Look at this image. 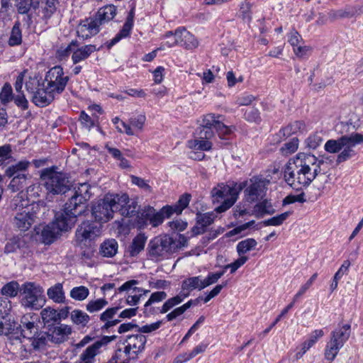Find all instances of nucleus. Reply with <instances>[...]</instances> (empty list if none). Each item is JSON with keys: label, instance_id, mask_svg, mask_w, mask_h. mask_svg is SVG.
Listing matches in <instances>:
<instances>
[{"label": "nucleus", "instance_id": "nucleus-1", "mask_svg": "<svg viewBox=\"0 0 363 363\" xmlns=\"http://www.w3.org/2000/svg\"><path fill=\"white\" fill-rule=\"evenodd\" d=\"M324 162L314 155L299 153L291 159L284 169L286 182L294 189L301 190L308 186L321 172Z\"/></svg>", "mask_w": 363, "mask_h": 363}, {"label": "nucleus", "instance_id": "nucleus-2", "mask_svg": "<svg viewBox=\"0 0 363 363\" xmlns=\"http://www.w3.org/2000/svg\"><path fill=\"white\" fill-rule=\"evenodd\" d=\"M137 209V202L130 201L126 194L108 193L94 203L91 215L99 223H106L113 218L116 211L124 217H131Z\"/></svg>", "mask_w": 363, "mask_h": 363}, {"label": "nucleus", "instance_id": "nucleus-3", "mask_svg": "<svg viewBox=\"0 0 363 363\" xmlns=\"http://www.w3.org/2000/svg\"><path fill=\"white\" fill-rule=\"evenodd\" d=\"M362 143H363V135L356 133L342 135L336 140H328L324 148L328 152L339 153L336 162L340 164L354 157L356 152L354 147Z\"/></svg>", "mask_w": 363, "mask_h": 363}, {"label": "nucleus", "instance_id": "nucleus-4", "mask_svg": "<svg viewBox=\"0 0 363 363\" xmlns=\"http://www.w3.org/2000/svg\"><path fill=\"white\" fill-rule=\"evenodd\" d=\"M116 14V8L113 5L101 8L94 18H89L80 23L77 30L78 37L85 40L97 34L100 26L112 20Z\"/></svg>", "mask_w": 363, "mask_h": 363}, {"label": "nucleus", "instance_id": "nucleus-5", "mask_svg": "<svg viewBox=\"0 0 363 363\" xmlns=\"http://www.w3.org/2000/svg\"><path fill=\"white\" fill-rule=\"evenodd\" d=\"M270 180L262 176H255L242 182L238 183L239 194L244 189L245 202L253 203L262 200L267 191Z\"/></svg>", "mask_w": 363, "mask_h": 363}, {"label": "nucleus", "instance_id": "nucleus-6", "mask_svg": "<svg viewBox=\"0 0 363 363\" xmlns=\"http://www.w3.org/2000/svg\"><path fill=\"white\" fill-rule=\"evenodd\" d=\"M55 218V220L44 227L42 230L43 241L45 244L53 242L62 231L70 229L76 222L73 216H67L65 211L57 213Z\"/></svg>", "mask_w": 363, "mask_h": 363}, {"label": "nucleus", "instance_id": "nucleus-7", "mask_svg": "<svg viewBox=\"0 0 363 363\" xmlns=\"http://www.w3.org/2000/svg\"><path fill=\"white\" fill-rule=\"evenodd\" d=\"M237 188L238 183L233 182L232 184H218L212 189L211 196L213 203H221L216 208L218 213L227 211L235 203L239 196Z\"/></svg>", "mask_w": 363, "mask_h": 363}, {"label": "nucleus", "instance_id": "nucleus-8", "mask_svg": "<svg viewBox=\"0 0 363 363\" xmlns=\"http://www.w3.org/2000/svg\"><path fill=\"white\" fill-rule=\"evenodd\" d=\"M90 185L86 183L79 184L77 189H74V194L66 203L65 212L67 216H73L76 220L77 217L82 215L86 208V203L91 196Z\"/></svg>", "mask_w": 363, "mask_h": 363}, {"label": "nucleus", "instance_id": "nucleus-9", "mask_svg": "<svg viewBox=\"0 0 363 363\" xmlns=\"http://www.w3.org/2000/svg\"><path fill=\"white\" fill-rule=\"evenodd\" d=\"M40 178L45 182L48 191L53 194H65L72 186L66 174L55 172L52 168L43 169Z\"/></svg>", "mask_w": 363, "mask_h": 363}, {"label": "nucleus", "instance_id": "nucleus-10", "mask_svg": "<svg viewBox=\"0 0 363 363\" xmlns=\"http://www.w3.org/2000/svg\"><path fill=\"white\" fill-rule=\"evenodd\" d=\"M351 333V325L344 324L339 325L331 333L330 341L327 343L325 350V357L329 361H333L336 357L340 350L347 341Z\"/></svg>", "mask_w": 363, "mask_h": 363}, {"label": "nucleus", "instance_id": "nucleus-11", "mask_svg": "<svg viewBox=\"0 0 363 363\" xmlns=\"http://www.w3.org/2000/svg\"><path fill=\"white\" fill-rule=\"evenodd\" d=\"M176 247L173 239L168 235L155 237L150 241L147 245V255L152 260L162 259L170 253Z\"/></svg>", "mask_w": 363, "mask_h": 363}, {"label": "nucleus", "instance_id": "nucleus-12", "mask_svg": "<svg viewBox=\"0 0 363 363\" xmlns=\"http://www.w3.org/2000/svg\"><path fill=\"white\" fill-rule=\"evenodd\" d=\"M22 305L28 308L38 310L45 304L43 289L33 282H26L21 286Z\"/></svg>", "mask_w": 363, "mask_h": 363}, {"label": "nucleus", "instance_id": "nucleus-13", "mask_svg": "<svg viewBox=\"0 0 363 363\" xmlns=\"http://www.w3.org/2000/svg\"><path fill=\"white\" fill-rule=\"evenodd\" d=\"M69 80V77L65 75L60 66H55L49 69L45 77V82L50 90L56 95L62 94Z\"/></svg>", "mask_w": 363, "mask_h": 363}, {"label": "nucleus", "instance_id": "nucleus-14", "mask_svg": "<svg viewBox=\"0 0 363 363\" xmlns=\"http://www.w3.org/2000/svg\"><path fill=\"white\" fill-rule=\"evenodd\" d=\"M116 335L103 336L101 338L88 346L80 354L79 360L76 363H94L95 357L101 352L102 348L116 340Z\"/></svg>", "mask_w": 363, "mask_h": 363}, {"label": "nucleus", "instance_id": "nucleus-15", "mask_svg": "<svg viewBox=\"0 0 363 363\" xmlns=\"http://www.w3.org/2000/svg\"><path fill=\"white\" fill-rule=\"evenodd\" d=\"M100 228L96 224L89 221L83 222L77 229L76 231V242L78 245H86V242L94 239L95 237L99 235Z\"/></svg>", "mask_w": 363, "mask_h": 363}, {"label": "nucleus", "instance_id": "nucleus-16", "mask_svg": "<svg viewBox=\"0 0 363 363\" xmlns=\"http://www.w3.org/2000/svg\"><path fill=\"white\" fill-rule=\"evenodd\" d=\"M146 341V337L138 332L136 334L127 335L123 344L128 350V352H130L133 357L137 358L138 354L144 350Z\"/></svg>", "mask_w": 363, "mask_h": 363}, {"label": "nucleus", "instance_id": "nucleus-17", "mask_svg": "<svg viewBox=\"0 0 363 363\" xmlns=\"http://www.w3.org/2000/svg\"><path fill=\"white\" fill-rule=\"evenodd\" d=\"M35 216L29 206L23 208L22 211L18 213L13 220L16 228L21 231L28 230L35 221Z\"/></svg>", "mask_w": 363, "mask_h": 363}, {"label": "nucleus", "instance_id": "nucleus-18", "mask_svg": "<svg viewBox=\"0 0 363 363\" xmlns=\"http://www.w3.org/2000/svg\"><path fill=\"white\" fill-rule=\"evenodd\" d=\"M48 334L51 343L60 344L63 342L72 333V328L65 324H57L48 328Z\"/></svg>", "mask_w": 363, "mask_h": 363}, {"label": "nucleus", "instance_id": "nucleus-19", "mask_svg": "<svg viewBox=\"0 0 363 363\" xmlns=\"http://www.w3.org/2000/svg\"><path fill=\"white\" fill-rule=\"evenodd\" d=\"M215 217L216 216L213 212H208L205 213H196V224L192 228L193 234L197 235L205 233L206 230V228L213 223Z\"/></svg>", "mask_w": 363, "mask_h": 363}, {"label": "nucleus", "instance_id": "nucleus-20", "mask_svg": "<svg viewBox=\"0 0 363 363\" xmlns=\"http://www.w3.org/2000/svg\"><path fill=\"white\" fill-rule=\"evenodd\" d=\"M56 94L52 90L48 89L46 85L45 87L38 89L33 94L32 101L38 106L44 107L49 105L56 97Z\"/></svg>", "mask_w": 363, "mask_h": 363}, {"label": "nucleus", "instance_id": "nucleus-21", "mask_svg": "<svg viewBox=\"0 0 363 363\" xmlns=\"http://www.w3.org/2000/svg\"><path fill=\"white\" fill-rule=\"evenodd\" d=\"M30 166V162L29 161L21 160L17 163L8 167L5 171V175L9 178L31 176L28 172Z\"/></svg>", "mask_w": 363, "mask_h": 363}, {"label": "nucleus", "instance_id": "nucleus-22", "mask_svg": "<svg viewBox=\"0 0 363 363\" xmlns=\"http://www.w3.org/2000/svg\"><path fill=\"white\" fill-rule=\"evenodd\" d=\"M177 38L180 40H179V45L187 50L194 49L199 45V41L184 28L177 29Z\"/></svg>", "mask_w": 363, "mask_h": 363}, {"label": "nucleus", "instance_id": "nucleus-23", "mask_svg": "<svg viewBox=\"0 0 363 363\" xmlns=\"http://www.w3.org/2000/svg\"><path fill=\"white\" fill-rule=\"evenodd\" d=\"M43 323L47 328L60 323L57 311L50 306L43 308L40 312Z\"/></svg>", "mask_w": 363, "mask_h": 363}, {"label": "nucleus", "instance_id": "nucleus-24", "mask_svg": "<svg viewBox=\"0 0 363 363\" xmlns=\"http://www.w3.org/2000/svg\"><path fill=\"white\" fill-rule=\"evenodd\" d=\"M147 237L144 233H139L133 240L128 248L130 256L136 257L144 250Z\"/></svg>", "mask_w": 363, "mask_h": 363}, {"label": "nucleus", "instance_id": "nucleus-25", "mask_svg": "<svg viewBox=\"0 0 363 363\" xmlns=\"http://www.w3.org/2000/svg\"><path fill=\"white\" fill-rule=\"evenodd\" d=\"M96 51V48L94 45H86L73 50L72 60L74 64H77L87 59L91 53Z\"/></svg>", "mask_w": 363, "mask_h": 363}, {"label": "nucleus", "instance_id": "nucleus-26", "mask_svg": "<svg viewBox=\"0 0 363 363\" xmlns=\"http://www.w3.org/2000/svg\"><path fill=\"white\" fill-rule=\"evenodd\" d=\"M203 289H205V285L203 279L200 276L187 278L182 282V292L186 291V293L189 294L190 291L194 289L201 291Z\"/></svg>", "mask_w": 363, "mask_h": 363}, {"label": "nucleus", "instance_id": "nucleus-27", "mask_svg": "<svg viewBox=\"0 0 363 363\" xmlns=\"http://www.w3.org/2000/svg\"><path fill=\"white\" fill-rule=\"evenodd\" d=\"M172 214V206H164L158 212H157L155 209H154V213H152V216L149 223L152 225L153 227H157L163 222L164 218H169Z\"/></svg>", "mask_w": 363, "mask_h": 363}, {"label": "nucleus", "instance_id": "nucleus-28", "mask_svg": "<svg viewBox=\"0 0 363 363\" xmlns=\"http://www.w3.org/2000/svg\"><path fill=\"white\" fill-rule=\"evenodd\" d=\"M47 295L55 303H62L65 301V294L61 283L55 284L50 287L47 291Z\"/></svg>", "mask_w": 363, "mask_h": 363}, {"label": "nucleus", "instance_id": "nucleus-29", "mask_svg": "<svg viewBox=\"0 0 363 363\" xmlns=\"http://www.w3.org/2000/svg\"><path fill=\"white\" fill-rule=\"evenodd\" d=\"M133 26V16L131 11L120 32L111 40L108 47L114 45L121 39L128 36Z\"/></svg>", "mask_w": 363, "mask_h": 363}, {"label": "nucleus", "instance_id": "nucleus-30", "mask_svg": "<svg viewBox=\"0 0 363 363\" xmlns=\"http://www.w3.org/2000/svg\"><path fill=\"white\" fill-rule=\"evenodd\" d=\"M154 208L150 206H146L138 211V205L137 204L136 212L131 216H137V222L141 227L146 225L150 223L152 218V213H154Z\"/></svg>", "mask_w": 363, "mask_h": 363}, {"label": "nucleus", "instance_id": "nucleus-31", "mask_svg": "<svg viewBox=\"0 0 363 363\" xmlns=\"http://www.w3.org/2000/svg\"><path fill=\"white\" fill-rule=\"evenodd\" d=\"M50 343L48 332H40L31 339V345L35 350H45L47 347H50Z\"/></svg>", "mask_w": 363, "mask_h": 363}, {"label": "nucleus", "instance_id": "nucleus-32", "mask_svg": "<svg viewBox=\"0 0 363 363\" xmlns=\"http://www.w3.org/2000/svg\"><path fill=\"white\" fill-rule=\"evenodd\" d=\"M136 359L124 347L123 349H117L111 358L106 363H129L130 359Z\"/></svg>", "mask_w": 363, "mask_h": 363}, {"label": "nucleus", "instance_id": "nucleus-33", "mask_svg": "<svg viewBox=\"0 0 363 363\" xmlns=\"http://www.w3.org/2000/svg\"><path fill=\"white\" fill-rule=\"evenodd\" d=\"M118 242L114 239L105 240L100 246V254L106 257H113L118 251Z\"/></svg>", "mask_w": 363, "mask_h": 363}, {"label": "nucleus", "instance_id": "nucleus-34", "mask_svg": "<svg viewBox=\"0 0 363 363\" xmlns=\"http://www.w3.org/2000/svg\"><path fill=\"white\" fill-rule=\"evenodd\" d=\"M357 13V9L354 8H345L340 10H332L328 13V18L331 21H335L339 19L350 18L354 16Z\"/></svg>", "mask_w": 363, "mask_h": 363}, {"label": "nucleus", "instance_id": "nucleus-35", "mask_svg": "<svg viewBox=\"0 0 363 363\" xmlns=\"http://www.w3.org/2000/svg\"><path fill=\"white\" fill-rule=\"evenodd\" d=\"M306 130V125L303 121H296L289 123L281 129L280 132L284 136H290L294 134L302 133Z\"/></svg>", "mask_w": 363, "mask_h": 363}, {"label": "nucleus", "instance_id": "nucleus-36", "mask_svg": "<svg viewBox=\"0 0 363 363\" xmlns=\"http://www.w3.org/2000/svg\"><path fill=\"white\" fill-rule=\"evenodd\" d=\"M189 296V293L181 292L178 295L167 300L160 309L161 313H165L174 306L179 304Z\"/></svg>", "mask_w": 363, "mask_h": 363}, {"label": "nucleus", "instance_id": "nucleus-37", "mask_svg": "<svg viewBox=\"0 0 363 363\" xmlns=\"http://www.w3.org/2000/svg\"><path fill=\"white\" fill-rule=\"evenodd\" d=\"M189 296V293L181 292L178 295L167 300L160 309L161 313H165L174 306L179 304Z\"/></svg>", "mask_w": 363, "mask_h": 363}, {"label": "nucleus", "instance_id": "nucleus-38", "mask_svg": "<svg viewBox=\"0 0 363 363\" xmlns=\"http://www.w3.org/2000/svg\"><path fill=\"white\" fill-rule=\"evenodd\" d=\"M31 179V176H23L16 177L11 178L10 183L8 185V188L13 192L18 191L26 187Z\"/></svg>", "mask_w": 363, "mask_h": 363}, {"label": "nucleus", "instance_id": "nucleus-39", "mask_svg": "<svg viewBox=\"0 0 363 363\" xmlns=\"http://www.w3.org/2000/svg\"><path fill=\"white\" fill-rule=\"evenodd\" d=\"M188 147L193 150L208 151L212 147V143L208 140L200 139L199 137L196 135L195 139L188 141Z\"/></svg>", "mask_w": 363, "mask_h": 363}, {"label": "nucleus", "instance_id": "nucleus-40", "mask_svg": "<svg viewBox=\"0 0 363 363\" xmlns=\"http://www.w3.org/2000/svg\"><path fill=\"white\" fill-rule=\"evenodd\" d=\"M19 284L16 281H11L6 284L1 290V293L4 298H14L18 295V293L21 291Z\"/></svg>", "mask_w": 363, "mask_h": 363}, {"label": "nucleus", "instance_id": "nucleus-41", "mask_svg": "<svg viewBox=\"0 0 363 363\" xmlns=\"http://www.w3.org/2000/svg\"><path fill=\"white\" fill-rule=\"evenodd\" d=\"M167 295L164 291H156L151 294L147 301L144 305V313H150L153 309L150 306L154 303H159L167 298Z\"/></svg>", "mask_w": 363, "mask_h": 363}, {"label": "nucleus", "instance_id": "nucleus-42", "mask_svg": "<svg viewBox=\"0 0 363 363\" xmlns=\"http://www.w3.org/2000/svg\"><path fill=\"white\" fill-rule=\"evenodd\" d=\"M70 318L72 321L79 325L86 326L89 323V315L83 311L75 309L71 312Z\"/></svg>", "mask_w": 363, "mask_h": 363}, {"label": "nucleus", "instance_id": "nucleus-43", "mask_svg": "<svg viewBox=\"0 0 363 363\" xmlns=\"http://www.w3.org/2000/svg\"><path fill=\"white\" fill-rule=\"evenodd\" d=\"M223 118V116L215 113H208L203 116L200 126L216 129L217 123Z\"/></svg>", "mask_w": 363, "mask_h": 363}, {"label": "nucleus", "instance_id": "nucleus-44", "mask_svg": "<svg viewBox=\"0 0 363 363\" xmlns=\"http://www.w3.org/2000/svg\"><path fill=\"white\" fill-rule=\"evenodd\" d=\"M57 0H42L41 9L43 18H50L56 11Z\"/></svg>", "mask_w": 363, "mask_h": 363}, {"label": "nucleus", "instance_id": "nucleus-45", "mask_svg": "<svg viewBox=\"0 0 363 363\" xmlns=\"http://www.w3.org/2000/svg\"><path fill=\"white\" fill-rule=\"evenodd\" d=\"M21 42L22 33L20 28V23L16 21L11 29L8 43L11 46H16L20 45Z\"/></svg>", "mask_w": 363, "mask_h": 363}, {"label": "nucleus", "instance_id": "nucleus-46", "mask_svg": "<svg viewBox=\"0 0 363 363\" xmlns=\"http://www.w3.org/2000/svg\"><path fill=\"white\" fill-rule=\"evenodd\" d=\"M257 241L253 238H247L240 241L237 245L236 249L240 256L248 252L255 247Z\"/></svg>", "mask_w": 363, "mask_h": 363}, {"label": "nucleus", "instance_id": "nucleus-47", "mask_svg": "<svg viewBox=\"0 0 363 363\" xmlns=\"http://www.w3.org/2000/svg\"><path fill=\"white\" fill-rule=\"evenodd\" d=\"M89 294V290L84 286L74 287L70 291V296L76 301H84Z\"/></svg>", "mask_w": 363, "mask_h": 363}, {"label": "nucleus", "instance_id": "nucleus-48", "mask_svg": "<svg viewBox=\"0 0 363 363\" xmlns=\"http://www.w3.org/2000/svg\"><path fill=\"white\" fill-rule=\"evenodd\" d=\"M107 305L108 301L105 298H99L89 301L86 306V309L87 311L92 313L101 311Z\"/></svg>", "mask_w": 363, "mask_h": 363}, {"label": "nucleus", "instance_id": "nucleus-49", "mask_svg": "<svg viewBox=\"0 0 363 363\" xmlns=\"http://www.w3.org/2000/svg\"><path fill=\"white\" fill-rule=\"evenodd\" d=\"M290 213L289 212H285L281 214H279L277 216L272 217L271 218H269L267 220H264L262 221V224L264 226H278L281 225L289 216Z\"/></svg>", "mask_w": 363, "mask_h": 363}, {"label": "nucleus", "instance_id": "nucleus-50", "mask_svg": "<svg viewBox=\"0 0 363 363\" xmlns=\"http://www.w3.org/2000/svg\"><path fill=\"white\" fill-rule=\"evenodd\" d=\"M317 277H318L317 273L313 274L311 277V278L303 285H302L300 287L298 292L294 295L291 303H294V304L298 301V299L299 298H301L307 291V290L312 286V284L316 279Z\"/></svg>", "mask_w": 363, "mask_h": 363}, {"label": "nucleus", "instance_id": "nucleus-51", "mask_svg": "<svg viewBox=\"0 0 363 363\" xmlns=\"http://www.w3.org/2000/svg\"><path fill=\"white\" fill-rule=\"evenodd\" d=\"M13 99V90L10 84L6 83L0 92V99L3 104H7Z\"/></svg>", "mask_w": 363, "mask_h": 363}, {"label": "nucleus", "instance_id": "nucleus-52", "mask_svg": "<svg viewBox=\"0 0 363 363\" xmlns=\"http://www.w3.org/2000/svg\"><path fill=\"white\" fill-rule=\"evenodd\" d=\"M191 195L188 194H185L182 195L178 202L177 204L173 207V213H176L177 215L181 214L182 211L187 207L190 201Z\"/></svg>", "mask_w": 363, "mask_h": 363}, {"label": "nucleus", "instance_id": "nucleus-53", "mask_svg": "<svg viewBox=\"0 0 363 363\" xmlns=\"http://www.w3.org/2000/svg\"><path fill=\"white\" fill-rule=\"evenodd\" d=\"M235 130L234 126H227L223 123V118L217 123L216 130L218 133L220 138L225 139L226 136L233 133Z\"/></svg>", "mask_w": 363, "mask_h": 363}, {"label": "nucleus", "instance_id": "nucleus-54", "mask_svg": "<svg viewBox=\"0 0 363 363\" xmlns=\"http://www.w3.org/2000/svg\"><path fill=\"white\" fill-rule=\"evenodd\" d=\"M18 12L21 14L28 13L29 11L35 6L33 0H16Z\"/></svg>", "mask_w": 363, "mask_h": 363}, {"label": "nucleus", "instance_id": "nucleus-55", "mask_svg": "<svg viewBox=\"0 0 363 363\" xmlns=\"http://www.w3.org/2000/svg\"><path fill=\"white\" fill-rule=\"evenodd\" d=\"M244 116L245 118L250 122L258 123L261 121L259 111L257 108L254 107L247 108L245 111Z\"/></svg>", "mask_w": 363, "mask_h": 363}, {"label": "nucleus", "instance_id": "nucleus-56", "mask_svg": "<svg viewBox=\"0 0 363 363\" xmlns=\"http://www.w3.org/2000/svg\"><path fill=\"white\" fill-rule=\"evenodd\" d=\"M251 8L252 5L248 0H245L240 4V16L244 21H250L252 18Z\"/></svg>", "mask_w": 363, "mask_h": 363}, {"label": "nucleus", "instance_id": "nucleus-57", "mask_svg": "<svg viewBox=\"0 0 363 363\" xmlns=\"http://www.w3.org/2000/svg\"><path fill=\"white\" fill-rule=\"evenodd\" d=\"M298 145V140L296 138H292L290 141L284 144L280 150L283 155H289L294 153Z\"/></svg>", "mask_w": 363, "mask_h": 363}, {"label": "nucleus", "instance_id": "nucleus-58", "mask_svg": "<svg viewBox=\"0 0 363 363\" xmlns=\"http://www.w3.org/2000/svg\"><path fill=\"white\" fill-rule=\"evenodd\" d=\"M22 244L21 239L16 236L9 239L4 247L6 253H11L20 248Z\"/></svg>", "mask_w": 363, "mask_h": 363}, {"label": "nucleus", "instance_id": "nucleus-59", "mask_svg": "<svg viewBox=\"0 0 363 363\" xmlns=\"http://www.w3.org/2000/svg\"><path fill=\"white\" fill-rule=\"evenodd\" d=\"M323 142L322 133H314L306 140L307 145L312 149L317 148Z\"/></svg>", "mask_w": 363, "mask_h": 363}, {"label": "nucleus", "instance_id": "nucleus-60", "mask_svg": "<svg viewBox=\"0 0 363 363\" xmlns=\"http://www.w3.org/2000/svg\"><path fill=\"white\" fill-rule=\"evenodd\" d=\"M294 306V303H289L281 313V314L275 319V320L270 325V326L266 328L262 333L259 334L261 337L266 336L269 331L280 321L281 318L285 315L288 311Z\"/></svg>", "mask_w": 363, "mask_h": 363}, {"label": "nucleus", "instance_id": "nucleus-61", "mask_svg": "<svg viewBox=\"0 0 363 363\" xmlns=\"http://www.w3.org/2000/svg\"><path fill=\"white\" fill-rule=\"evenodd\" d=\"M78 46L77 40H72L66 48H61L57 52V57L62 60L67 57L70 52H73V47Z\"/></svg>", "mask_w": 363, "mask_h": 363}, {"label": "nucleus", "instance_id": "nucleus-62", "mask_svg": "<svg viewBox=\"0 0 363 363\" xmlns=\"http://www.w3.org/2000/svg\"><path fill=\"white\" fill-rule=\"evenodd\" d=\"M145 122V116L144 115H138L129 119V123L136 133L142 130Z\"/></svg>", "mask_w": 363, "mask_h": 363}, {"label": "nucleus", "instance_id": "nucleus-63", "mask_svg": "<svg viewBox=\"0 0 363 363\" xmlns=\"http://www.w3.org/2000/svg\"><path fill=\"white\" fill-rule=\"evenodd\" d=\"M11 310V302L7 298L0 297V318L5 319Z\"/></svg>", "mask_w": 363, "mask_h": 363}, {"label": "nucleus", "instance_id": "nucleus-64", "mask_svg": "<svg viewBox=\"0 0 363 363\" xmlns=\"http://www.w3.org/2000/svg\"><path fill=\"white\" fill-rule=\"evenodd\" d=\"M250 204L248 202H245V199H244L242 203H240L235 206L234 215L235 216H242L244 215H250Z\"/></svg>", "mask_w": 363, "mask_h": 363}]
</instances>
